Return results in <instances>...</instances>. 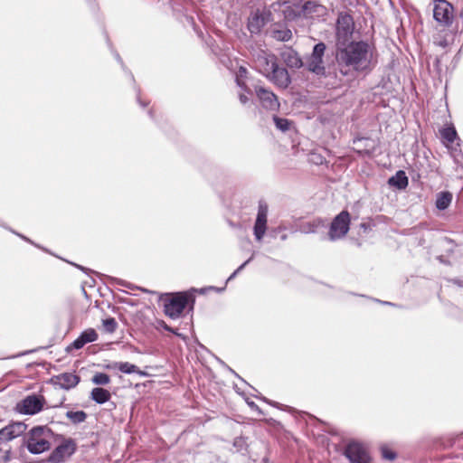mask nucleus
I'll use <instances>...</instances> for the list:
<instances>
[{"label":"nucleus","mask_w":463,"mask_h":463,"mask_svg":"<svg viewBox=\"0 0 463 463\" xmlns=\"http://www.w3.org/2000/svg\"><path fill=\"white\" fill-rule=\"evenodd\" d=\"M137 370V366L128 362H120L119 372L125 374L134 373Z\"/></svg>","instance_id":"obj_34"},{"label":"nucleus","mask_w":463,"mask_h":463,"mask_svg":"<svg viewBox=\"0 0 463 463\" xmlns=\"http://www.w3.org/2000/svg\"><path fill=\"white\" fill-rule=\"evenodd\" d=\"M45 403L46 400L43 395L31 393L15 404L14 411L19 414L32 416L41 412Z\"/></svg>","instance_id":"obj_8"},{"label":"nucleus","mask_w":463,"mask_h":463,"mask_svg":"<svg viewBox=\"0 0 463 463\" xmlns=\"http://www.w3.org/2000/svg\"><path fill=\"white\" fill-rule=\"evenodd\" d=\"M236 84L238 87H240L241 90H243L247 93H251L250 90L247 87L246 83L241 80L239 79V77H236Z\"/></svg>","instance_id":"obj_48"},{"label":"nucleus","mask_w":463,"mask_h":463,"mask_svg":"<svg viewBox=\"0 0 463 463\" xmlns=\"http://www.w3.org/2000/svg\"><path fill=\"white\" fill-rule=\"evenodd\" d=\"M453 199V194L450 191L443 190L436 194L435 207L439 211L447 210Z\"/></svg>","instance_id":"obj_21"},{"label":"nucleus","mask_w":463,"mask_h":463,"mask_svg":"<svg viewBox=\"0 0 463 463\" xmlns=\"http://www.w3.org/2000/svg\"><path fill=\"white\" fill-rule=\"evenodd\" d=\"M437 260L440 262V263H443L445 265H450V262L449 260H447L444 256L440 255L437 258Z\"/></svg>","instance_id":"obj_63"},{"label":"nucleus","mask_w":463,"mask_h":463,"mask_svg":"<svg viewBox=\"0 0 463 463\" xmlns=\"http://www.w3.org/2000/svg\"><path fill=\"white\" fill-rule=\"evenodd\" d=\"M380 452L384 460L393 461L397 458V453L386 444L380 446Z\"/></svg>","instance_id":"obj_30"},{"label":"nucleus","mask_w":463,"mask_h":463,"mask_svg":"<svg viewBox=\"0 0 463 463\" xmlns=\"http://www.w3.org/2000/svg\"><path fill=\"white\" fill-rule=\"evenodd\" d=\"M239 99L241 104H246L249 101L248 97L243 93H240Z\"/></svg>","instance_id":"obj_61"},{"label":"nucleus","mask_w":463,"mask_h":463,"mask_svg":"<svg viewBox=\"0 0 463 463\" xmlns=\"http://www.w3.org/2000/svg\"><path fill=\"white\" fill-rule=\"evenodd\" d=\"M264 421L268 425H269L275 429H280L282 427L281 423L273 418H266V419H264Z\"/></svg>","instance_id":"obj_43"},{"label":"nucleus","mask_w":463,"mask_h":463,"mask_svg":"<svg viewBox=\"0 0 463 463\" xmlns=\"http://www.w3.org/2000/svg\"><path fill=\"white\" fill-rule=\"evenodd\" d=\"M174 335H175L176 336H178V337H180V338H182V339H185V338H186V336H185L184 334L179 333V332L177 331V329L175 330V332H174Z\"/></svg>","instance_id":"obj_64"},{"label":"nucleus","mask_w":463,"mask_h":463,"mask_svg":"<svg viewBox=\"0 0 463 463\" xmlns=\"http://www.w3.org/2000/svg\"><path fill=\"white\" fill-rule=\"evenodd\" d=\"M354 32V18L348 14L341 13L335 22V44L347 42L353 39Z\"/></svg>","instance_id":"obj_10"},{"label":"nucleus","mask_w":463,"mask_h":463,"mask_svg":"<svg viewBox=\"0 0 463 463\" xmlns=\"http://www.w3.org/2000/svg\"><path fill=\"white\" fill-rule=\"evenodd\" d=\"M263 14L259 10L253 14L248 20L247 28L251 34H258L265 26Z\"/></svg>","instance_id":"obj_20"},{"label":"nucleus","mask_w":463,"mask_h":463,"mask_svg":"<svg viewBox=\"0 0 463 463\" xmlns=\"http://www.w3.org/2000/svg\"><path fill=\"white\" fill-rule=\"evenodd\" d=\"M360 228L363 230L364 233L368 232L372 229V225L369 222H362L360 223Z\"/></svg>","instance_id":"obj_55"},{"label":"nucleus","mask_w":463,"mask_h":463,"mask_svg":"<svg viewBox=\"0 0 463 463\" xmlns=\"http://www.w3.org/2000/svg\"><path fill=\"white\" fill-rule=\"evenodd\" d=\"M444 241H445L447 244H449V245H450V246H451L449 249H448V250H447V252H448L449 254H452V253L454 252V246H456V243H455L454 240H452V239H450V238H449V237H445V238H444Z\"/></svg>","instance_id":"obj_49"},{"label":"nucleus","mask_w":463,"mask_h":463,"mask_svg":"<svg viewBox=\"0 0 463 463\" xmlns=\"http://www.w3.org/2000/svg\"><path fill=\"white\" fill-rule=\"evenodd\" d=\"M387 184L399 191L405 190L409 185V179L404 170H398L395 175L388 178Z\"/></svg>","instance_id":"obj_19"},{"label":"nucleus","mask_w":463,"mask_h":463,"mask_svg":"<svg viewBox=\"0 0 463 463\" xmlns=\"http://www.w3.org/2000/svg\"><path fill=\"white\" fill-rule=\"evenodd\" d=\"M302 15L305 19L320 17L326 10L321 4L315 0H302Z\"/></svg>","instance_id":"obj_18"},{"label":"nucleus","mask_w":463,"mask_h":463,"mask_svg":"<svg viewBox=\"0 0 463 463\" xmlns=\"http://www.w3.org/2000/svg\"><path fill=\"white\" fill-rule=\"evenodd\" d=\"M247 405L259 415H264V411L251 400L246 399Z\"/></svg>","instance_id":"obj_40"},{"label":"nucleus","mask_w":463,"mask_h":463,"mask_svg":"<svg viewBox=\"0 0 463 463\" xmlns=\"http://www.w3.org/2000/svg\"><path fill=\"white\" fill-rule=\"evenodd\" d=\"M85 344L81 340L80 336H78L75 340H73L65 349L67 353H71L72 350H80L81 349Z\"/></svg>","instance_id":"obj_36"},{"label":"nucleus","mask_w":463,"mask_h":463,"mask_svg":"<svg viewBox=\"0 0 463 463\" xmlns=\"http://www.w3.org/2000/svg\"><path fill=\"white\" fill-rule=\"evenodd\" d=\"M169 296L164 299V313L171 319H178L184 316V312L187 308V312L193 311L195 303L194 297L186 292H176L174 294H165ZM164 295L160 296L162 299Z\"/></svg>","instance_id":"obj_3"},{"label":"nucleus","mask_w":463,"mask_h":463,"mask_svg":"<svg viewBox=\"0 0 463 463\" xmlns=\"http://www.w3.org/2000/svg\"><path fill=\"white\" fill-rule=\"evenodd\" d=\"M102 325L108 333H114L118 328V322L112 317H108L102 320Z\"/></svg>","instance_id":"obj_33"},{"label":"nucleus","mask_w":463,"mask_h":463,"mask_svg":"<svg viewBox=\"0 0 463 463\" xmlns=\"http://www.w3.org/2000/svg\"><path fill=\"white\" fill-rule=\"evenodd\" d=\"M285 230V228H282V227H277V228H273V229H270L269 232H268V236L272 238V239H276L277 236Z\"/></svg>","instance_id":"obj_44"},{"label":"nucleus","mask_w":463,"mask_h":463,"mask_svg":"<svg viewBox=\"0 0 463 463\" xmlns=\"http://www.w3.org/2000/svg\"><path fill=\"white\" fill-rule=\"evenodd\" d=\"M310 160L316 165H322L325 158L320 155L313 154Z\"/></svg>","instance_id":"obj_50"},{"label":"nucleus","mask_w":463,"mask_h":463,"mask_svg":"<svg viewBox=\"0 0 463 463\" xmlns=\"http://www.w3.org/2000/svg\"><path fill=\"white\" fill-rule=\"evenodd\" d=\"M256 95L265 109L278 110L279 109V102L276 94L271 90L259 86L255 89Z\"/></svg>","instance_id":"obj_17"},{"label":"nucleus","mask_w":463,"mask_h":463,"mask_svg":"<svg viewBox=\"0 0 463 463\" xmlns=\"http://www.w3.org/2000/svg\"><path fill=\"white\" fill-rule=\"evenodd\" d=\"M90 399L101 405L111 399V393L109 390L102 387H95L90 391Z\"/></svg>","instance_id":"obj_23"},{"label":"nucleus","mask_w":463,"mask_h":463,"mask_svg":"<svg viewBox=\"0 0 463 463\" xmlns=\"http://www.w3.org/2000/svg\"><path fill=\"white\" fill-rule=\"evenodd\" d=\"M10 232H13L14 234L17 235L18 237H20L22 240H24V241L30 243V244H33L34 245L35 247L37 248H40L42 249L43 250H45L47 251L43 247H41L40 245L36 244L35 242H33L31 239H29L28 237H26L25 235L22 234V233H19L15 231H14L13 229H10Z\"/></svg>","instance_id":"obj_39"},{"label":"nucleus","mask_w":463,"mask_h":463,"mask_svg":"<svg viewBox=\"0 0 463 463\" xmlns=\"http://www.w3.org/2000/svg\"><path fill=\"white\" fill-rule=\"evenodd\" d=\"M273 37L280 42H288L292 38V32L289 29H280L273 31Z\"/></svg>","instance_id":"obj_31"},{"label":"nucleus","mask_w":463,"mask_h":463,"mask_svg":"<svg viewBox=\"0 0 463 463\" xmlns=\"http://www.w3.org/2000/svg\"><path fill=\"white\" fill-rule=\"evenodd\" d=\"M85 345L95 342L99 335L94 328H88L83 330L79 335Z\"/></svg>","instance_id":"obj_29"},{"label":"nucleus","mask_w":463,"mask_h":463,"mask_svg":"<svg viewBox=\"0 0 463 463\" xmlns=\"http://www.w3.org/2000/svg\"><path fill=\"white\" fill-rule=\"evenodd\" d=\"M269 405L275 407L277 409L282 410V411H293V408H291L288 405H283V404H281L278 402L272 401V400H269Z\"/></svg>","instance_id":"obj_41"},{"label":"nucleus","mask_w":463,"mask_h":463,"mask_svg":"<svg viewBox=\"0 0 463 463\" xmlns=\"http://www.w3.org/2000/svg\"><path fill=\"white\" fill-rule=\"evenodd\" d=\"M449 281L454 285H457L458 287H463V280L458 278L450 279Z\"/></svg>","instance_id":"obj_56"},{"label":"nucleus","mask_w":463,"mask_h":463,"mask_svg":"<svg viewBox=\"0 0 463 463\" xmlns=\"http://www.w3.org/2000/svg\"><path fill=\"white\" fill-rule=\"evenodd\" d=\"M433 67L435 69V71L439 73L440 71H441V60L439 57H435L434 61H433Z\"/></svg>","instance_id":"obj_52"},{"label":"nucleus","mask_w":463,"mask_h":463,"mask_svg":"<svg viewBox=\"0 0 463 463\" xmlns=\"http://www.w3.org/2000/svg\"><path fill=\"white\" fill-rule=\"evenodd\" d=\"M269 80L278 87L287 89L291 83V77L286 68L280 67L277 61H273L270 66Z\"/></svg>","instance_id":"obj_16"},{"label":"nucleus","mask_w":463,"mask_h":463,"mask_svg":"<svg viewBox=\"0 0 463 463\" xmlns=\"http://www.w3.org/2000/svg\"><path fill=\"white\" fill-rule=\"evenodd\" d=\"M1 459L5 463L10 462L13 459L11 448L3 451Z\"/></svg>","instance_id":"obj_42"},{"label":"nucleus","mask_w":463,"mask_h":463,"mask_svg":"<svg viewBox=\"0 0 463 463\" xmlns=\"http://www.w3.org/2000/svg\"><path fill=\"white\" fill-rule=\"evenodd\" d=\"M91 383L97 387L104 386L110 383V376L106 373L98 372L92 376Z\"/></svg>","instance_id":"obj_28"},{"label":"nucleus","mask_w":463,"mask_h":463,"mask_svg":"<svg viewBox=\"0 0 463 463\" xmlns=\"http://www.w3.org/2000/svg\"><path fill=\"white\" fill-rule=\"evenodd\" d=\"M51 345H46V346H38V347L33 348V349H31V350H25V351H24V352L20 353L19 354H17V356H24V355H27V354H29L36 353V352H38V351H40V350L46 349V348H48V347H49V346H51Z\"/></svg>","instance_id":"obj_45"},{"label":"nucleus","mask_w":463,"mask_h":463,"mask_svg":"<svg viewBox=\"0 0 463 463\" xmlns=\"http://www.w3.org/2000/svg\"><path fill=\"white\" fill-rule=\"evenodd\" d=\"M65 416L71 421V423L80 424L86 420L88 414L82 410L67 411Z\"/></svg>","instance_id":"obj_26"},{"label":"nucleus","mask_w":463,"mask_h":463,"mask_svg":"<svg viewBox=\"0 0 463 463\" xmlns=\"http://www.w3.org/2000/svg\"><path fill=\"white\" fill-rule=\"evenodd\" d=\"M206 288H208V290H210V291H215V292L221 293L226 289V285L222 288H218L215 286H208V287H206Z\"/></svg>","instance_id":"obj_54"},{"label":"nucleus","mask_w":463,"mask_h":463,"mask_svg":"<svg viewBox=\"0 0 463 463\" xmlns=\"http://www.w3.org/2000/svg\"><path fill=\"white\" fill-rule=\"evenodd\" d=\"M272 120L274 122L276 128L283 133L288 132L293 126V121L291 119L279 117L278 115H273Z\"/></svg>","instance_id":"obj_25"},{"label":"nucleus","mask_w":463,"mask_h":463,"mask_svg":"<svg viewBox=\"0 0 463 463\" xmlns=\"http://www.w3.org/2000/svg\"><path fill=\"white\" fill-rule=\"evenodd\" d=\"M253 396L256 399H258L260 401H262V402H264L267 404H269V399H268L267 397L263 396L262 394H259V395L254 394Z\"/></svg>","instance_id":"obj_60"},{"label":"nucleus","mask_w":463,"mask_h":463,"mask_svg":"<svg viewBox=\"0 0 463 463\" xmlns=\"http://www.w3.org/2000/svg\"><path fill=\"white\" fill-rule=\"evenodd\" d=\"M61 442L55 447L46 458V463H62L66 458L72 456L77 450V443L72 438L57 439Z\"/></svg>","instance_id":"obj_9"},{"label":"nucleus","mask_w":463,"mask_h":463,"mask_svg":"<svg viewBox=\"0 0 463 463\" xmlns=\"http://www.w3.org/2000/svg\"><path fill=\"white\" fill-rule=\"evenodd\" d=\"M233 447L236 449L237 452L245 454L248 449L247 439L242 436L236 437L233 440Z\"/></svg>","instance_id":"obj_32"},{"label":"nucleus","mask_w":463,"mask_h":463,"mask_svg":"<svg viewBox=\"0 0 463 463\" xmlns=\"http://www.w3.org/2000/svg\"><path fill=\"white\" fill-rule=\"evenodd\" d=\"M371 47L364 40H350L335 44L334 55L339 72L349 76L351 71L362 73L373 69Z\"/></svg>","instance_id":"obj_1"},{"label":"nucleus","mask_w":463,"mask_h":463,"mask_svg":"<svg viewBox=\"0 0 463 463\" xmlns=\"http://www.w3.org/2000/svg\"><path fill=\"white\" fill-rule=\"evenodd\" d=\"M274 10L269 6V9L268 11H264V12H261V14H263V19H264V23H265V25L268 24V23H270V22H273L274 21V14H273Z\"/></svg>","instance_id":"obj_38"},{"label":"nucleus","mask_w":463,"mask_h":463,"mask_svg":"<svg viewBox=\"0 0 463 463\" xmlns=\"http://www.w3.org/2000/svg\"><path fill=\"white\" fill-rule=\"evenodd\" d=\"M134 373H137V374H138L139 376H142V377H147V376H149V373H146V371H143V370L139 369L138 367H137V370H136V372H135Z\"/></svg>","instance_id":"obj_62"},{"label":"nucleus","mask_w":463,"mask_h":463,"mask_svg":"<svg viewBox=\"0 0 463 463\" xmlns=\"http://www.w3.org/2000/svg\"><path fill=\"white\" fill-rule=\"evenodd\" d=\"M247 73L248 70L244 66H240L236 77H239V79H242L246 77Z\"/></svg>","instance_id":"obj_53"},{"label":"nucleus","mask_w":463,"mask_h":463,"mask_svg":"<svg viewBox=\"0 0 463 463\" xmlns=\"http://www.w3.org/2000/svg\"><path fill=\"white\" fill-rule=\"evenodd\" d=\"M441 138L447 142L448 144H453L457 139H458V132L454 127V125L450 124L445 126L439 130Z\"/></svg>","instance_id":"obj_24"},{"label":"nucleus","mask_w":463,"mask_h":463,"mask_svg":"<svg viewBox=\"0 0 463 463\" xmlns=\"http://www.w3.org/2000/svg\"><path fill=\"white\" fill-rule=\"evenodd\" d=\"M326 225V221L322 218H316L312 222H309L306 224L305 230L303 232L305 233H316L317 232L318 228L324 227Z\"/></svg>","instance_id":"obj_27"},{"label":"nucleus","mask_w":463,"mask_h":463,"mask_svg":"<svg viewBox=\"0 0 463 463\" xmlns=\"http://www.w3.org/2000/svg\"><path fill=\"white\" fill-rule=\"evenodd\" d=\"M326 50V44L322 41L318 42L313 46L311 53L304 63L306 69L317 77L326 78L328 76L324 61Z\"/></svg>","instance_id":"obj_4"},{"label":"nucleus","mask_w":463,"mask_h":463,"mask_svg":"<svg viewBox=\"0 0 463 463\" xmlns=\"http://www.w3.org/2000/svg\"><path fill=\"white\" fill-rule=\"evenodd\" d=\"M157 325L159 327L164 329L165 331L170 332L174 334L176 329L173 328L172 326H168L164 320H157Z\"/></svg>","instance_id":"obj_46"},{"label":"nucleus","mask_w":463,"mask_h":463,"mask_svg":"<svg viewBox=\"0 0 463 463\" xmlns=\"http://www.w3.org/2000/svg\"><path fill=\"white\" fill-rule=\"evenodd\" d=\"M374 301L378 302L380 304L385 305V306L398 307L397 304L390 302V301L380 300V299H377V298H375Z\"/></svg>","instance_id":"obj_59"},{"label":"nucleus","mask_w":463,"mask_h":463,"mask_svg":"<svg viewBox=\"0 0 463 463\" xmlns=\"http://www.w3.org/2000/svg\"><path fill=\"white\" fill-rule=\"evenodd\" d=\"M269 207L266 202L260 200L253 224V235L257 241H261L268 231Z\"/></svg>","instance_id":"obj_12"},{"label":"nucleus","mask_w":463,"mask_h":463,"mask_svg":"<svg viewBox=\"0 0 463 463\" xmlns=\"http://www.w3.org/2000/svg\"><path fill=\"white\" fill-rule=\"evenodd\" d=\"M71 264H72L73 266H75L77 269H79L82 270V271H83L84 273H86V274L93 273V274L99 275V273H98V272H96V271H94V270H92V269H88V268H86V267H84V266H81V265H80V264H76V263H71Z\"/></svg>","instance_id":"obj_51"},{"label":"nucleus","mask_w":463,"mask_h":463,"mask_svg":"<svg viewBox=\"0 0 463 463\" xmlns=\"http://www.w3.org/2000/svg\"><path fill=\"white\" fill-rule=\"evenodd\" d=\"M253 256L250 257L247 260H245L242 264H241L226 279L225 285H227L228 282L234 279L236 276L241 272L245 267L252 260Z\"/></svg>","instance_id":"obj_35"},{"label":"nucleus","mask_w":463,"mask_h":463,"mask_svg":"<svg viewBox=\"0 0 463 463\" xmlns=\"http://www.w3.org/2000/svg\"><path fill=\"white\" fill-rule=\"evenodd\" d=\"M120 362H109L105 364L103 367L107 370H118L119 371Z\"/></svg>","instance_id":"obj_47"},{"label":"nucleus","mask_w":463,"mask_h":463,"mask_svg":"<svg viewBox=\"0 0 463 463\" xmlns=\"http://www.w3.org/2000/svg\"><path fill=\"white\" fill-rule=\"evenodd\" d=\"M275 13H281L288 22H293L302 15V0H279L270 5Z\"/></svg>","instance_id":"obj_5"},{"label":"nucleus","mask_w":463,"mask_h":463,"mask_svg":"<svg viewBox=\"0 0 463 463\" xmlns=\"http://www.w3.org/2000/svg\"><path fill=\"white\" fill-rule=\"evenodd\" d=\"M137 100L138 102V104L142 107V108H146L147 105H148V102H145V101H142L141 99H140V90H137Z\"/></svg>","instance_id":"obj_58"},{"label":"nucleus","mask_w":463,"mask_h":463,"mask_svg":"<svg viewBox=\"0 0 463 463\" xmlns=\"http://www.w3.org/2000/svg\"><path fill=\"white\" fill-rule=\"evenodd\" d=\"M231 373H232L235 377L239 378L241 382H243L244 383L248 384V383L243 379L241 378L232 368H231L229 365L227 366L226 368Z\"/></svg>","instance_id":"obj_57"},{"label":"nucleus","mask_w":463,"mask_h":463,"mask_svg":"<svg viewBox=\"0 0 463 463\" xmlns=\"http://www.w3.org/2000/svg\"><path fill=\"white\" fill-rule=\"evenodd\" d=\"M433 19L445 27L452 24L454 20V7L448 0L433 1Z\"/></svg>","instance_id":"obj_11"},{"label":"nucleus","mask_w":463,"mask_h":463,"mask_svg":"<svg viewBox=\"0 0 463 463\" xmlns=\"http://www.w3.org/2000/svg\"><path fill=\"white\" fill-rule=\"evenodd\" d=\"M49 438L54 440L63 438L62 434L55 433L47 425H36L32 427L22 439L20 451L26 449L32 455H40L52 449Z\"/></svg>","instance_id":"obj_2"},{"label":"nucleus","mask_w":463,"mask_h":463,"mask_svg":"<svg viewBox=\"0 0 463 463\" xmlns=\"http://www.w3.org/2000/svg\"><path fill=\"white\" fill-rule=\"evenodd\" d=\"M282 57H283L284 62L289 68L300 69V68L304 67V61H303L302 58L294 50H290L288 52H283Z\"/></svg>","instance_id":"obj_22"},{"label":"nucleus","mask_w":463,"mask_h":463,"mask_svg":"<svg viewBox=\"0 0 463 463\" xmlns=\"http://www.w3.org/2000/svg\"><path fill=\"white\" fill-rule=\"evenodd\" d=\"M353 143L357 146L354 151L359 156L372 157L375 156L380 140L371 137H357Z\"/></svg>","instance_id":"obj_13"},{"label":"nucleus","mask_w":463,"mask_h":463,"mask_svg":"<svg viewBox=\"0 0 463 463\" xmlns=\"http://www.w3.org/2000/svg\"><path fill=\"white\" fill-rule=\"evenodd\" d=\"M351 215L348 211L343 210L336 214L330 225L328 238L331 241L344 238L350 230Z\"/></svg>","instance_id":"obj_7"},{"label":"nucleus","mask_w":463,"mask_h":463,"mask_svg":"<svg viewBox=\"0 0 463 463\" xmlns=\"http://www.w3.org/2000/svg\"><path fill=\"white\" fill-rule=\"evenodd\" d=\"M50 382L54 386H59L62 390L69 391L76 387L80 382V376L72 372H64L53 375Z\"/></svg>","instance_id":"obj_15"},{"label":"nucleus","mask_w":463,"mask_h":463,"mask_svg":"<svg viewBox=\"0 0 463 463\" xmlns=\"http://www.w3.org/2000/svg\"><path fill=\"white\" fill-rule=\"evenodd\" d=\"M114 57L117 60V61L120 64V66L123 69V71H125L128 74V76L130 77L131 80L135 81L134 75L132 74V72L130 71H128L126 68L125 63H124L122 58L120 57L119 53L117 52H114Z\"/></svg>","instance_id":"obj_37"},{"label":"nucleus","mask_w":463,"mask_h":463,"mask_svg":"<svg viewBox=\"0 0 463 463\" xmlns=\"http://www.w3.org/2000/svg\"><path fill=\"white\" fill-rule=\"evenodd\" d=\"M341 453L348 459L349 463H371L372 461L365 446L354 439L347 441L344 445Z\"/></svg>","instance_id":"obj_6"},{"label":"nucleus","mask_w":463,"mask_h":463,"mask_svg":"<svg viewBox=\"0 0 463 463\" xmlns=\"http://www.w3.org/2000/svg\"><path fill=\"white\" fill-rule=\"evenodd\" d=\"M27 430V424L24 421L11 420L6 426L0 429V438L3 443H7L23 436Z\"/></svg>","instance_id":"obj_14"}]
</instances>
